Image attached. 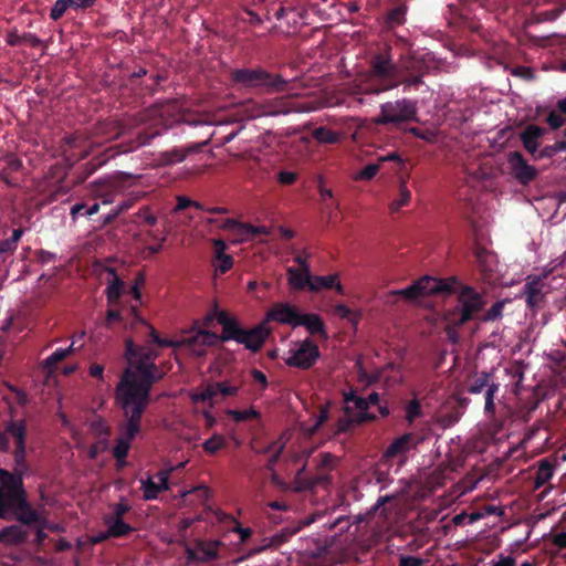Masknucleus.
Instances as JSON below:
<instances>
[{"label":"nucleus","instance_id":"423d86ee","mask_svg":"<svg viewBox=\"0 0 566 566\" xmlns=\"http://www.w3.org/2000/svg\"><path fill=\"white\" fill-rule=\"evenodd\" d=\"M14 516L20 524L33 520L34 515L29 510L28 493L24 490L23 480L7 469H0V517Z\"/></svg>","mask_w":566,"mask_h":566},{"label":"nucleus","instance_id":"5fc2aeb1","mask_svg":"<svg viewBox=\"0 0 566 566\" xmlns=\"http://www.w3.org/2000/svg\"><path fill=\"white\" fill-rule=\"evenodd\" d=\"M214 396H217L216 384L206 387V389H203V391H200V394L191 395V400L192 402H206V400H212Z\"/></svg>","mask_w":566,"mask_h":566},{"label":"nucleus","instance_id":"49530a36","mask_svg":"<svg viewBox=\"0 0 566 566\" xmlns=\"http://www.w3.org/2000/svg\"><path fill=\"white\" fill-rule=\"evenodd\" d=\"M142 490L144 492V499L146 501H153V499H157L159 494V488L151 478H147L142 481Z\"/></svg>","mask_w":566,"mask_h":566},{"label":"nucleus","instance_id":"3c124183","mask_svg":"<svg viewBox=\"0 0 566 566\" xmlns=\"http://www.w3.org/2000/svg\"><path fill=\"white\" fill-rule=\"evenodd\" d=\"M91 429L98 437H104L105 439H107L108 434H111V428L104 418H95V420H93L91 423Z\"/></svg>","mask_w":566,"mask_h":566},{"label":"nucleus","instance_id":"bf43d9fd","mask_svg":"<svg viewBox=\"0 0 566 566\" xmlns=\"http://www.w3.org/2000/svg\"><path fill=\"white\" fill-rule=\"evenodd\" d=\"M67 8V0H56L51 9L50 17L53 20H59L66 12Z\"/></svg>","mask_w":566,"mask_h":566},{"label":"nucleus","instance_id":"4468645a","mask_svg":"<svg viewBox=\"0 0 566 566\" xmlns=\"http://www.w3.org/2000/svg\"><path fill=\"white\" fill-rule=\"evenodd\" d=\"M290 111L291 107L284 97H274V99H270L263 104L248 102L244 108V112L250 116V118H258V116H264V114L290 113Z\"/></svg>","mask_w":566,"mask_h":566},{"label":"nucleus","instance_id":"e433bc0d","mask_svg":"<svg viewBox=\"0 0 566 566\" xmlns=\"http://www.w3.org/2000/svg\"><path fill=\"white\" fill-rule=\"evenodd\" d=\"M227 438L222 433H213L208 440L203 441L202 448L208 454H216L218 450L227 447Z\"/></svg>","mask_w":566,"mask_h":566},{"label":"nucleus","instance_id":"4c0bfd02","mask_svg":"<svg viewBox=\"0 0 566 566\" xmlns=\"http://www.w3.org/2000/svg\"><path fill=\"white\" fill-rule=\"evenodd\" d=\"M313 136L317 142H322L323 144H336V142L340 139L339 133L328 127L314 128Z\"/></svg>","mask_w":566,"mask_h":566},{"label":"nucleus","instance_id":"680f3d73","mask_svg":"<svg viewBox=\"0 0 566 566\" xmlns=\"http://www.w3.org/2000/svg\"><path fill=\"white\" fill-rule=\"evenodd\" d=\"M4 163L7 165V170L9 171V176H11L12 172H15V170H20L22 167V161L20 158H17L14 154H9L4 157Z\"/></svg>","mask_w":566,"mask_h":566},{"label":"nucleus","instance_id":"c03bdc74","mask_svg":"<svg viewBox=\"0 0 566 566\" xmlns=\"http://www.w3.org/2000/svg\"><path fill=\"white\" fill-rule=\"evenodd\" d=\"M271 444H274V448L272 449L266 463L268 470H273L275 463L279 462L280 458L282 457L285 448L284 441L280 440L271 441Z\"/></svg>","mask_w":566,"mask_h":566},{"label":"nucleus","instance_id":"f704fd0d","mask_svg":"<svg viewBox=\"0 0 566 566\" xmlns=\"http://www.w3.org/2000/svg\"><path fill=\"white\" fill-rule=\"evenodd\" d=\"M486 373L488 371H479L468 378L465 382L468 392L471 395H480V392H484L485 385H488Z\"/></svg>","mask_w":566,"mask_h":566},{"label":"nucleus","instance_id":"a19ab883","mask_svg":"<svg viewBox=\"0 0 566 566\" xmlns=\"http://www.w3.org/2000/svg\"><path fill=\"white\" fill-rule=\"evenodd\" d=\"M29 510H31L33 518L32 521L24 523V525L40 524L43 532H45V530H50V521L46 517V511H38V509L32 507L30 501Z\"/></svg>","mask_w":566,"mask_h":566},{"label":"nucleus","instance_id":"a878e982","mask_svg":"<svg viewBox=\"0 0 566 566\" xmlns=\"http://www.w3.org/2000/svg\"><path fill=\"white\" fill-rule=\"evenodd\" d=\"M104 522L108 525L109 537H125L134 532L132 524L125 523L124 518H116V516L106 515Z\"/></svg>","mask_w":566,"mask_h":566},{"label":"nucleus","instance_id":"6e6d98bb","mask_svg":"<svg viewBox=\"0 0 566 566\" xmlns=\"http://www.w3.org/2000/svg\"><path fill=\"white\" fill-rule=\"evenodd\" d=\"M238 386H231L229 381H217L216 382V391L217 395H223V396H233L238 395L239 392Z\"/></svg>","mask_w":566,"mask_h":566},{"label":"nucleus","instance_id":"a211bd4d","mask_svg":"<svg viewBox=\"0 0 566 566\" xmlns=\"http://www.w3.org/2000/svg\"><path fill=\"white\" fill-rule=\"evenodd\" d=\"M419 442H421V438H419L417 433H413V431H407L389 443L384 452V457L394 458L398 457V454H406L408 450L417 447Z\"/></svg>","mask_w":566,"mask_h":566},{"label":"nucleus","instance_id":"2eb2a0df","mask_svg":"<svg viewBox=\"0 0 566 566\" xmlns=\"http://www.w3.org/2000/svg\"><path fill=\"white\" fill-rule=\"evenodd\" d=\"M507 161L518 182L528 184L536 178V167L530 166L527 159L524 158L521 151H510Z\"/></svg>","mask_w":566,"mask_h":566},{"label":"nucleus","instance_id":"774afa93","mask_svg":"<svg viewBox=\"0 0 566 566\" xmlns=\"http://www.w3.org/2000/svg\"><path fill=\"white\" fill-rule=\"evenodd\" d=\"M130 509L132 507L128 505V503H125V501H119L113 505L111 515L115 517H124V515L127 514Z\"/></svg>","mask_w":566,"mask_h":566},{"label":"nucleus","instance_id":"473e14b6","mask_svg":"<svg viewBox=\"0 0 566 566\" xmlns=\"http://www.w3.org/2000/svg\"><path fill=\"white\" fill-rule=\"evenodd\" d=\"M7 431H10V436L14 438L15 447L27 441L28 424L25 420H9Z\"/></svg>","mask_w":566,"mask_h":566},{"label":"nucleus","instance_id":"603ef678","mask_svg":"<svg viewBox=\"0 0 566 566\" xmlns=\"http://www.w3.org/2000/svg\"><path fill=\"white\" fill-rule=\"evenodd\" d=\"M234 259L231 254H227V250H223L219 262H213V265L220 273H228V271L232 269Z\"/></svg>","mask_w":566,"mask_h":566},{"label":"nucleus","instance_id":"052dcab7","mask_svg":"<svg viewBox=\"0 0 566 566\" xmlns=\"http://www.w3.org/2000/svg\"><path fill=\"white\" fill-rule=\"evenodd\" d=\"M138 216L149 227H154L158 220L157 216L151 212L149 206H144V208H140Z\"/></svg>","mask_w":566,"mask_h":566},{"label":"nucleus","instance_id":"6ab92c4d","mask_svg":"<svg viewBox=\"0 0 566 566\" xmlns=\"http://www.w3.org/2000/svg\"><path fill=\"white\" fill-rule=\"evenodd\" d=\"M547 128L538 127V125H527L521 133L520 139L523 143L526 151L531 153V155L537 159L538 146L541 144V139L545 136Z\"/></svg>","mask_w":566,"mask_h":566},{"label":"nucleus","instance_id":"ddd939ff","mask_svg":"<svg viewBox=\"0 0 566 566\" xmlns=\"http://www.w3.org/2000/svg\"><path fill=\"white\" fill-rule=\"evenodd\" d=\"M538 22H552L564 12L566 0H527Z\"/></svg>","mask_w":566,"mask_h":566},{"label":"nucleus","instance_id":"1a4fd4ad","mask_svg":"<svg viewBox=\"0 0 566 566\" xmlns=\"http://www.w3.org/2000/svg\"><path fill=\"white\" fill-rule=\"evenodd\" d=\"M335 462L336 457L331 455V453H324L322 455L323 470H318L314 474H310V476H307L304 467L303 469L297 470L294 478L296 489L298 491H306V489H310V491H314V489H318V486H328L329 483H332V476H329L328 472L326 471V468H333Z\"/></svg>","mask_w":566,"mask_h":566},{"label":"nucleus","instance_id":"8fccbe9b","mask_svg":"<svg viewBox=\"0 0 566 566\" xmlns=\"http://www.w3.org/2000/svg\"><path fill=\"white\" fill-rule=\"evenodd\" d=\"M334 312L339 317L353 321V323H358L359 314H357V312H354V310L349 308V306H346V304H336L334 307Z\"/></svg>","mask_w":566,"mask_h":566},{"label":"nucleus","instance_id":"338daca9","mask_svg":"<svg viewBox=\"0 0 566 566\" xmlns=\"http://www.w3.org/2000/svg\"><path fill=\"white\" fill-rule=\"evenodd\" d=\"M171 470H159L157 472L158 488L160 491H167L169 489V475Z\"/></svg>","mask_w":566,"mask_h":566},{"label":"nucleus","instance_id":"0e129e2a","mask_svg":"<svg viewBox=\"0 0 566 566\" xmlns=\"http://www.w3.org/2000/svg\"><path fill=\"white\" fill-rule=\"evenodd\" d=\"M399 566H423V559L415 555H400Z\"/></svg>","mask_w":566,"mask_h":566},{"label":"nucleus","instance_id":"f3484780","mask_svg":"<svg viewBox=\"0 0 566 566\" xmlns=\"http://www.w3.org/2000/svg\"><path fill=\"white\" fill-rule=\"evenodd\" d=\"M265 321L298 325V310L290 303H275L265 314Z\"/></svg>","mask_w":566,"mask_h":566},{"label":"nucleus","instance_id":"dca6fc26","mask_svg":"<svg viewBox=\"0 0 566 566\" xmlns=\"http://www.w3.org/2000/svg\"><path fill=\"white\" fill-rule=\"evenodd\" d=\"M156 112L165 122L166 128L171 126L174 123H188L198 124L199 122H191L188 117V113H184L177 102V99H167L163 104H158Z\"/></svg>","mask_w":566,"mask_h":566},{"label":"nucleus","instance_id":"f8f14e48","mask_svg":"<svg viewBox=\"0 0 566 566\" xmlns=\"http://www.w3.org/2000/svg\"><path fill=\"white\" fill-rule=\"evenodd\" d=\"M545 277L546 273L544 275H527L525 280L522 295L530 310H538L545 302L547 293Z\"/></svg>","mask_w":566,"mask_h":566},{"label":"nucleus","instance_id":"79ce46f5","mask_svg":"<svg viewBox=\"0 0 566 566\" xmlns=\"http://www.w3.org/2000/svg\"><path fill=\"white\" fill-rule=\"evenodd\" d=\"M358 399L359 395L354 394V391H350L349 394L345 395L344 411L347 415L346 418H354L355 413H358Z\"/></svg>","mask_w":566,"mask_h":566},{"label":"nucleus","instance_id":"a18cd8bd","mask_svg":"<svg viewBox=\"0 0 566 566\" xmlns=\"http://www.w3.org/2000/svg\"><path fill=\"white\" fill-rule=\"evenodd\" d=\"M505 306V301H496V303H493L489 310H486L481 319L482 321H495L499 319V317H502L503 311Z\"/></svg>","mask_w":566,"mask_h":566},{"label":"nucleus","instance_id":"bb28decb","mask_svg":"<svg viewBox=\"0 0 566 566\" xmlns=\"http://www.w3.org/2000/svg\"><path fill=\"white\" fill-rule=\"evenodd\" d=\"M199 146H188V148H172L171 150L161 151L158 160L161 165H175V163H181L188 157L189 153L197 151Z\"/></svg>","mask_w":566,"mask_h":566},{"label":"nucleus","instance_id":"c85d7f7f","mask_svg":"<svg viewBox=\"0 0 566 566\" xmlns=\"http://www.w3.org/2000/svg\"><path fill=\"white\" fill-rule=\"evenodd\" d=\"M28 538V532L20 524H10L0 531V541L4 543H23Z\"/></svg>","mask_w":566,"mask_h":566},{"label":"nucleus","instance_id":"13d9d810","mask_svg":"<svg viewBox=\"0 0 566 566\" xmlns=\"http://www.w3.org/2000/svg\"><path fill=\"white\" fill-rule=\"evenodd\" d=\"M69 356V350L66 349H56L50 356H46L44 364L46 367H54L59 361H62L64 357Z\"/></svg>","mask_w":566,"mask_h":566},{"label":"nucleus","instance_id":"9d476101","mask_svg":"<svg viewBox=\"0 0 566 566\" xmlns=\"http://www.w3.org/2000/svg\"><path fill=\"white\" fill-rule=\"evenodd\" d=\"M321 352L317 343L311 337L300 340L295 349L289 350V356L284 363L291 367H298V369H311L313 365L318 361Z\"/></svg>","mask_w":566,"mask_h":566},{"label":"nucleus","instance_id":"9b49d317","mask_svg":"<svg viewBox=\"0 0 566 566\" xmlns=\"http://www.w3.org/2000/svg\"><path fill=\"white\" fill-rule=\"evenodd\" d=\"M220 539H195L191 546L185 547L187 564L211 563L219 558Z\"/></svg>","mask_w":566,"mask_h":566},{"label":"nucleus","instance_id":"20e7f679","mask_svg":"<svg viewBox=\"0 0 566 566\" xmlns=\"http://www.w3.org/2000/svg\"><path fill=\"white\" fill-rule=\"evenodd\" d=\"M114 399L118 408L123 411V420L118 426L119 436L113 448V455L116 459V463L118 468H122V465L127 463L133 439H136L138 432L142 430L140 408L135 392L133 371L128 363L115 386Z\"/></svg>","mask_w":566,"mask_h":566},{"label":"nucleus","instance_id":"b1692460","mask_svg":"<svg viewBox=\"0 0 566 566\" xmlns=\"http://www.w3.org/2000/svg\"><path fill=\"white\" fill-rule=\"evenodd\" d=\"M321 289H335L339 294H345V287L339 281L338 273H332L331 275H313L310 290L312 292H318Z\"/></svg>","mask_w":566,"mask_h":566},{"label":"nucleus","instance_id":"7ed1b4c3","mask_svg":"<svg viewBox=\"0 0 566 566\" xmlns=\"http://www.w3.org/2000/svg\"><path fill=\"white\" fill-rule=\"evenodd\" d=\"M427 70L423 61L417 60V57H403L394 63L390 48H384L380 52L371 55L369 60L368 92H388V90L398 87L400 83H402L405 92L409 87H419L423 83Z\"/></svg>","mask_w":566,"mask_h":566},{"label":"nucleus","instance_id":"37998d69","mask_svg":"<svg viewBox=\"0 0 566 566\" xmlns=\"http://www.w3.org/2000/svg\"><path fill=\"white\" fill-rule=\"evenodd\" d=\"M228 416L234 419V421H247V419L260 418L259 410H255L254 407H250L247 410H228Z\"/></svg>","mask_w":566,"mask_h":566},{"label":"nucleus","instance_id":"412c9836","mask_svg":"<svg viewBox=\"0 0 566 566\" xmlns=\"http://www.w3.org/2000/svg\"><path fill=\"white\" fill-rule=\"evenodd\" d=\"M558 465L555 457H544L536 462V471L533 475V485L535 489L546 485L553 478L556 467Z\"/></svg>","mask_w":566,"mask_h":566},{"label":"nucleus","instance_id":"e2e57ef3","mask_svg":"<svg viewBox=\"0 0 566 566\" xmlns=\"http://www.w3.org/2000/svg\"><path fill=\"white\" fill-rule=\"evenodd\" d=\"M490 566H516V559L514 555H504V553H500L496 562H491Z\"/></svg>","mask_w":566,"mask_h":566},{"label":"nucleus","instance_id":"6e6552de","mask_svg":"<svg viewBox=\"0 0 566 566\" xmlns=\"http://www.w3.org/2000/svg\"><path fill=\"white\" fill-rule=\"evenodd\" d=\"M417 120V102L409 97H400L394 102L380 105V112L375 118L376 124H400Z\"/></svg>","mask_w":566,"mask_h":566},{"label":"nucleus","instance_id":"0eeeda50","mask_svg":"<svg viewBox=\"0 0 566 566\" xmlns=\"http://www.w3.org/2000/svg\"><path fill=\"white\" fill-rule=\"evenodd\" d=\"M230 81L237 87L244 90H262L266 93L285 92L289 81L280 73H270L264 67L231 69Z\"/></svg>","mask_w":566,"mask_h":566},{"label":"nucleus","instance_id":"cd10ccee","mask_svg":"<svg viewBox=\"0 0 566 566\" xmlns=\"http://www.w3.org/2000/svg\"><path fill=\"white\" fill-rule=\"evenodd\" d=\"M407 11L408 6L406 1H399L396 6L388 9L387 13L385 14V23L387 28H397V25L405 23Z\"/></svg>","mask_w":566,"mask_h":566},{"label":"nucleus","instance_id":"864d4df0","mask_svg":"<svg viewBox=\"0 0 566 566\" xmlns=\"http://www.w3.org/2000/svg\"><path fill=\"white\" fill-rule=\"evenodd\" d=\"M159 128H146V130H139L137 133V145L150 144L154 137L159 136Z\"/></svg>","mask_w":566,"mask_h":566},{"label":"nucleus","instance_id":"f03ea898","mask_svg":"<svg viewBox=\"0 0 566 566\" xmlns=\"http://www.w3.org/2000/svg\"><path fill=\"white\" fill-rule=\"evenodd\" d=\"M217 321L222 326L221 334H216V332H210V329H202V327H193L188 334L184 335L178 344L187 346L198 356H203L207 346H216L220 340H237L249 350L259 352L271 333L265 322L254 325L251 329H247L229 312H220L217 315ZM148 328L151 339L158 346H174V340L163 339L153 325H149Z\"/></svg>","mask_w":566,"mask_h":566},{"label":"nucleus","instance_id":"58836bf2","mask_svg":"<svg viewBox=\"0 0 566 566\" xmlns=\"http://www.w3.org/2000/svg\"><path fill=\"white\" fill-rule=\"evenodd\" d=\"M269 229L264 226H251V223H242L240 227V240H249L251 235L269 234Z\"/></svg>","mask_w":566,"mask_h":566},{"label":"nucleus","instance_id":"5701e85b","mask_svg":"<svg viewBox=\"0 0 566 566\" xmlns=\"http://www.w3.org/2000/svg\"><path fill=\"white\" fill-rule=\"evenodd\" d=\"M106 272L109 274L107 287L105 289L107 302L108 304H116L124 294L125 284L115 268H106Z\"/></svg>","mask_w":566,"mask_h":566},{"label":"nucleus","instance_id":"de8ad7c7","mask_svg":"<svg viewBox=\"0 0 566 566\" xmlns=\"http://www.w3.org/2000/svg\"><path fill=\"white\" fill-rule=\"evenodd\" d=\"M421 402L418 399H411V401L406 405V419L408 423H413L416 418L421 416Z\"/></svg>","mask_w":566,"mask_h":566},{"label":"nucleus","instance_id":"39448f33","mask_svg":"<svg viewBox=\"0 0 566 566\" xmlns=\"http://www.w3.org/2000/svg\"><path fill=\"white\" fill-rule=\"evenodd\" d=\"M124 356L132 370L136 401L140 419H143L150 402L151 388L157 380L163 379L165 371L160 370L158 364H156L158 350L137 345L133 339H126Z\"/></svg>","mask_w":566,"mask_h":566},{"label":"nucleus","instance_id":"c756f323","mask_svg":"<svg viewBox=\"0 0 566 566\" xmlns=\"http://www.w3.org/2000/svg\"><path fill=\"white\" fill-rule=\"evenodd\" d=\"M305 14L306 11H304V9L291 6V3H284V6H280L275 11V18L277 20H282V18L286 15L289 23H297Z\"/></svg>","mask_w":566,"mask_h":566},{"label":"nucleus","instance_id":"2f4dec72","mask_svg":"<svg viewBox=\"0 0 566 566\" xmlns=\"http://www.w3.org/2000/svg\"><path fill=\"white\" fill-rule=\"evenodd\" d=\"M27 454V441H22L19 447H14L13 450V461H14V471L23 479L24 473H28L29 465L25 460Z\"/></svg>","mask_w":566,"mask_h":566},{"label":"nucleus","instance_id":"393cba45","mask_svg":"<svg viewBox=\"0 0 566 566\" xmlns=\"http://www.w3.org/2000/svg\"><path fill=\"white\" fill-rule=\"evenodd\" d=\"M297 325H304L311 335H322L327 338V328L325 322L318 314H301L298 312Z\"/></svg>","mask_w":566,"mask_h":566},{"label":"nucleus","instance_id":"f257e3e1","mask_svg":"<svg viewBox=\"0 0 566 566\" xmlns=\"http://www.w3.org/2000/svg\"><path fill=\"white\" fill-rule=\"evenodd\" d=\"M440 292H455L457 294V303L453 308L444 312V319L452 326H463L469 321L476 319L488 303L483 293L471 285H465L458 277L436 280L431 275H423L408 287L390 291L388 296H401L409 302H415L427 294H440Z\"/></svg>","mask_w":566,"mask_h":566},{"label":"nucleus","instance_id":"4d7b16f0","mask_svg":"<svg viewBox=\"0 0 566 566\" xmlns=\"http://www.w3.org/2000/svg\"><path fill=\"white\" fill-rule=\"evenodd\" d=\"M511 74H513V76L522 77L527 82H531V80H534V77H536L534 69L525 67V65H518L517 67L512 69Z\"/></svg>","mask_w":566,"mask_h":566},{"label":"nucleus","instance_id":"69168bd1","mask_svg":"<svg viewBox=\"0 0 566 566\" xmlns=\"http://www.w3.org/2000/svg\"><path fill=\"white\" fill-rule=\"evenodd\" d=\"M546 123H548L551 128H560L565 123L564 117H562L558 112H549L546 117Z\"/></svg>","mask_w":566,"mask_h":566},{"label":"nucleus","instance_id":"aec40b11","mask_svg":"<svg viewBox=\"0 0 566 566\" xmlns=\"http://www.w3.org/2000/svg\"><path fill=\"white\" fill-rule=\"evenodd\" d=\"M376 418V415L368 412L367 397H359L357 415L354 418H339L336 431H349L354 423H365V421H374Z\"/></svg>","mask_w":566,"mask_h":566},{"label":"nucleus","instance_id":"ea45409f","mask_svg":"<svg viewBox=\"0 0 566 566\" xmlns=\"http://www.w3.org/2000/svg\"><path fill=\"white\" fill-rule=\"evenodd\" d=\"M381 168V161H373L371 164H367V166L363 167L360 171L355 175L356 180H371L375 178L377 172H379Z\"/></svg>","mask_w":566,"mask_h":566},{"label":"nucleus","instance_id":"09e8293b","mask_svg":"<svg viewBox=\"0 0 566 566\" xmlns=\"http://www.w3.org/2000/svg\"><path fill=\"white\" fill-rule=\"evenodd\" d=\"M308 254H296L293 260L300 266L301 271L307 277V289L311 290L313 275L311 274V265L307 263Z\"/></svg>","mask_w":566,"mask_h":566},{"label":"nucleus","instance_id":"7c9ffc66","mask_svg":"<svg viewBox=\"0 0 566 566\" xmlns=\"http://www.w3.org/2000/svg\"><path fill=\"white\" fill-rule=\"evenodd\" d=\"M411 200V190L408 188V184L406 179H400L398 186V195L391 203H389V209L395 213V211H399L403 205L410 203Z\"/></svg>","mask_w":566,"mask_h":566},{"label":"nucleus","instance_id":"72a5a7b5","mask_svg":"<svg viewBox=\"0 0 566 566\" xmlns=\"http://www.w3.org/2000/svg\"><path fill=\"white\" fill-rule=\"evenodd\" d=\"M208 222H210V224H214L218 229L230 230L232 234L237 235L238 240H241V221H238V219L209 218Z\"/></svg>","mask_w":566,"mask_h":566},{"label":"nucleus","instance_id":"c9c22d12","mask_svg":"<svg viewBox=\"0 0 566 566\" xmlns=\"http://www.w3.org/2000/svg\"><path fill=\"white\" fill-rule=\"evenodd\" d=\"M286 273L287 282L292 289L303 290L308 286L307 277L304 275L302 270H300V268H293L292 265L291 268H287Z\"/></svg>","mask_w":566,"mask_h":566},{"label":"nucleus","instance_id":"4be33fe9","mask_svg":"<svg viewBox=\"0 0 566 566\" xmlns=\"http://www.w3.org/2000/svg\"><path fill=\"white\" fill-rule=\"evenodd\" d=\"M501 384L496 380L493 371H486V386H484V412L493 418L496 413L495 398Z\"/></svg>","mask_w":566,"mask_h":566}]
</instances>
